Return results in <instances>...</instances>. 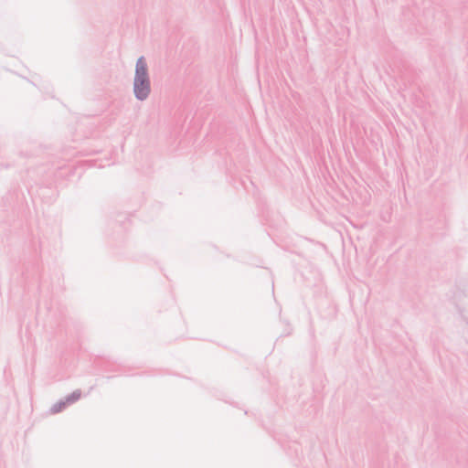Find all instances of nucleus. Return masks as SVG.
Returning a JSON list of instances; mask_svg holds the SVG:
<instances>
[{"mask_svg":"<svg viewBox=\"0 0 468 468\" xmlns=\"http://www.w3.org/2000/svg\"><path fill=\"white\" fill-rule=\"evenodd\" d=\"M150 92V84L147 75V66L144 58H140L136 63L134 93L140 100H144Z\"/></svg>","mask_w":468,"mask_h":468,"instance_id":"nucleus-1","label":"nucleus"}]
</instances>
